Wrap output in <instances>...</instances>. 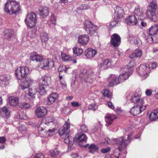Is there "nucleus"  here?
Listing matches in <instances>:
<instances>
[{
  "label": "nucleus",
  "instance_id": "e2e57ef3",
  "mask_svg": "<svg viewBox=\"0 0 158 158\" xmlns=\"http://www.w3.org/2000/svg\"><path fill=\"white\" fill-rule=\"evenodd\" d=\"M71 104L74 107L78 106H80V104L77 102H71Z\"/></svg>",
  "mask_w": 158,
  "mask_h": 158
},
{
  "label": "nucleus",
  "instance_id": "f3484780",
  "mask_svg": "<svg viewBox=\"0 0 158 158\" xmlns=\"http://www.w3.org/2000/svg\"><path fill=\"white\" fill-rule=\"evenodd\" d=\"M121 38L117 34H113L111 37V43L114 47L118 46L120 44Z\"/></svg>",
  "mask_w": 158,
  "mask_h": 158
},
{
  "label": "nucleus",
  "instance_id": "3c124183",
  "mask_svg": "<svg viewBox=\"0 0 158 158\" xmlns=\"http://www.w3.org/2000/svg\"><path fill=\"white\" fill-rule=\"evenodd\" d=\"M136 37L132 36H129L128 38V40L131 44H134Z\"/></svg>",
  "mask_w": 158,
  "mask_h": 158
},
{
  "label": "nucleus",
  "instance_id": "49530a36",
  "mask_svg": "<svg viewBox=\"0 0 158 158\" xmlns=\"http://www.w3.org/2000/svg\"><path fill=\"white\" fill-rule=\"evenodd\" d=\"M69 67H67L65 65H62L60 66L58 69V71L59 72V75H60V72L64 71L65 73L67 72V70L69 69Z\"/></svg>",
  "mask_w": 158,
  "mask_h": 158
},
{
  "label": "nucleus",
  "instance_id": "a878e982",
  "mask_svg": "<svg viewBox=\"0 0 158 158\" xmlns=\"http://www.w3.org/2000/svg\"><path fill=\"white\" fill-rule=\"evenodd\" d=\"M126 22L130 25H134L137 23V20L135 16L131 15L127 18Z\"/></svg>",
  "mask_w": 158,
  "mask_h": 158
},
{
  "label": "nucleus",
  "instance_id": "9d476101",
  "mask_svg": "<svg viewBox=\"0 0 158 158\" xmlns=\"http://www.w3.org/2000/svg\"><path fill=\"white\" fill-rule=\"evenodd\" d=\"M131 135H128L127 140H124V138L122 136L118 139H112V143L113 144H117L119 145V148H125L127 145L130 143V140Z\"/></svg>",
  "mask_w": 158,
  "mask_h": 158
},
{
  "label": "nucleus",
  "instance_id": "09e8293b",
  "mask_svg": "<svg viewBox=\"0 0 158 158\" xmlns=\"http://www.w3.org/2000/svg\"><path fill=\"white\" fill-rule=\"evenodd\" d=\"M115 21L112 22L110 24V28H111L114 26H118V23L117 22H119L120 20L116 19V18L114 19Z\"/></svg>",
  "mask_w": 158,
  "mask_h": 158
},
{
  "label": "nucleus",
  "instance_id": "bb28decb",
  "mask_svg": "<svg viewBox=\"0 0 158 158\" xmlns=\"http://www.w3.org/2000/svg\"><path fill=\"white\" fill-rule=\"evenodd\" d=\"M58 98V94L56 93L51 94L48 98V104L53 103Z\"/></svg>",
  "mask_w": 158,
  "mask_h": 158
},
{
  "label": "nucleus",
  "instance_id": "1a4fd4ad",
  "mask_svg": "<svg viewBox=\"0 0 158 158\" xmlns=\"http://www.w3.org/2000/svg\"><path fill=\"white\" fill-rule=\"evenodd\" d=\"M84 28L86 33L90 35H94L96 32V27L89 20H86L84 23Z\"/></svg>",
  "mask_w": 158,
  "mask_h": 158
},
{
  "label": "nucleus",
  "instance_id": "338daca9",
  "mask_svg": "<svg viewBox=\"0 0 158 158\" xmlns=\"http://www.w3.org/2000/svg\"><path fill=\"white\" fill-rule=\"evenodd\" d=\"M152 90L150 89H148L146 91V94L147 96H150L152 94Z\"/></svg>",
  "mask_w": 158,
  "mask_h": 158
},
{
  "label": "nucleus",
  "instance_id": "ddd939ff",
  "mask_svg": "<svg viewBox=\"0 0 158 158\" xmlns=\"http://www.w3.org/2000/svg\"><path fill=\"white\" fill-rule=\"evenodd\" d=\"M34 82V80L32 78L28 77L26 78L25 80L23 81L20 84V86L22 89L25 90L28 89L29 87Z\"/></svg>",
  "mask_w": 158,
  "mask_h": 158
},
{
  "label": "nucleus",
  "instance_id": "c9c22d12",
  "mask_svg": "<svg viewBox=\"0 0 158 158\" xmlns=\"http://www.w3.org/2000/svg\"><path fill=\"white\" fill-rule=\"evenodd\" d=\"M110 77L111 79L109 82V86L111 87L118 84H117L116 82L117 81V77H116L114 75H111Z\"/></svg>",
  "mask_w": 158,
  "mask_h": 158
},
{
  "label": "nucleus",
  "instance_id": "473e14b6",
  "mask_svg": "<svg viewBox=\"0 0 158 158\" xmlns=\"http://www.w3.org/2000/svg\"><path fill=\"white\" fill-rule=\"evenodd\" d=\"M145 39L146 41L149 43L158 42V39H156L155 36L151 35L149 36H146Z\"/></svg>",
  "mask_w": 158,
  "mask_h": 158
},
{
  "label": "nucleus",
  "instance_id": "5701e85b",
  "mask_svg": "<svg viewBox=\"0 0 158 158\" xmlns=\"http://www.w3.org/2000/svg\"><path fill=\"white\" fill-rule=\"evenodd\" d=\"M25 96L29 98H34L35 96L37 90L35 88L30 89L28 88V89H25Z\"/></svg>",
  "mask_w": 158,
  "mask_h": 158
},
{
  "label": "nucleus",
  "instance_id": "cd10ccee",
  "mask_svg": "<svg viewBox=\"0 0 158 158\" xmlns=\"http://www.w3.org/2000/svg\"><path fill=\"white\" fill-rule=\"evenodd\" d=\"M134 14L136 15L139 17V19H141L143 17V9L139 6L135 7L134 10Z\"/></svg>",
  "mask_w": 158,
  "mask_h": 158
},
{
  "label": "nucleus",
  "instance_id": "774afa93",
  "mask_svg": "<svg viewBox=\"0 0 158 158\" xmlns=\"http://www.w3.org/2000/svg\"><path fill=\"white\" fill-rule=\"evenodd\" d=\"M157 63L156 62H153L151 64V67L152 69H154L156 67Z\"/></svg>",
  "mask_w": 158,
  "mask_h": 158
},
{
  "label": "nucleus",
  "instance_id": "13d9d810",
  "mask_svg": "<svg viewBox=\"0 0 158 158\" xmlns=\"http://www.w3.org/2000/svg\"><path fill=\"white\" fill-rule=\"evenodd\" d=\"M88 108L90 110H95L96 109V106L94 103L91 104L89 106Z\"/></svg>",
  "mask_w": 158,
  "mask_h": 158
},
{
  "label": "nucleus",
  "instance_id": "a211bd4d",
  "mask_svg": "<svg viewBox=\"0 0 158 158\" xmlns=\"http://www.w3.org/2000/svg\"><path fill=\"white\" fill-rule=\"evenodd\" d=\"M49 8L46 6H41L39 9V14L42 18L47 17L49 14Z\"/></svg>",
  "mask_w": 158,
  "mask_h": 158
},
{
  "label": "nucleus",
  "instance_id": "6e6552de",
  "mask_svg": "<svg viewBox=\"0 0 158 158\" xmlns=\"http://www.w3.org/2000/svg\"><path fill=\"white\" fill-rule=\"evenodd\" d=\"M136 70L143 79H145L149 73L150 70V66L149 65H141L136 68Z\"/></svg>",
  "mask_w": 158,
  "mask_h": 158
},
{
  "label": "nucleus",
  "instance_id": "4468645a",
  "mask_svg": "<svg viewBox=\"0 0 158 158\" xmlns=\"http://www.w3.org/2000/svg\"><path fill=\"white\" fill-rule=\"evenodd\" d=\"M69 123V121H66L64 125L59 129V133L60 136H62L65 134V135H67L69 134L70 127Z\"/></svg>",
  "mask_w": 158,
  "mask_h": 158
},
{
  "label": "nucleus",
  "instance_id": "393cba45",
  "mask_svg": "<svg viewBox=\"0 0 158 158\" xmlns=\"http://www.w3.org/2000/svg\"><path fill=\"white\" fill-rule=\"evenodd\" d=\"M89 39V37L88 35L84 34L79 36L78 41L80 44L86 45L88 42Z\"/></svg>",
  "mask_w": 158,
  "mask_h": 158
},
{
  "label": "nucleus",
  "instance_id": "6ab92c4d",
  "mask_svg": "<svg viewBox=\"0 0 158 158\" xmlns=\"http://www.w3.org/2000/svg\"><path fill=\"white\" fill-rule=\"evenodd\" d=\"M85 56L87 58L91 59L94 57L97 53V51L92 48H89L85 51Z\"/></svg>",
  "mask_w": 158,
  "mask_h": 158
},
{
  "label": "nucleus",
  "instance_id": "c03bdc74",
  "mask_svg": "<svg viewBox=\"0 0 158 158\" xmlns=\"http://www.w3.org/2000/svg\"><path fill=\"white\" fill-rule=\"evenodd\" d=\"M59 151L57 149L51 150L50 151V155L52 157H55L58 155Z\"/></svg>",
  "mask_w": 158,
  "mask_h": 158
},
{
  "label": "nucleus",
  "instance_id": "f8f14e48",
  "mask_svg": "<svg viewBox=\"0 0 158 158\" xmlns=\"http://www.w3.org/2000/svg\"><path fill=\"white\" fill-rule=\"evenodd\" d=\"M146 107L145 106L143 105H136L132 108L130 110L131 114L134 115H136L143 111Z\"/></svg>",
  "mask_w": 158,
  "mask_h": 158
},
{
  "label": "nucleus",
  "instance_id": "b1692460",
  "mask_svg": "<svg viewBox=\"0 0 158 158\" xmlns=\"http://www.w3.org/2000/svg\"><path fill=\"white\" fill-rule=\"evenodd\" d=\"M117 118L116 115L111 114H108L105 116L106 125L108 126L110 125L114 119Z\"/></svg>",
  "mask_w": 158,
  "mask_h": 158
},
{
  "label": "nucleus",
  "instance_id": "f03ea898",
  "mask_svg": "<svg viewBox=\"0 0 158 158\" xmlns=\"http://www.w3.org/2000/svg\"><path fill=\"white\" fill-rule=\"evenodd\" d=\"M30 57L31 60L40 62L39 66L44 69H50L54 66V62L52 60L50 59H44L42 56L36 52L32 53Z\"/></svg>",
  "mask_w": 158,
  "mask_h": 158
},
{
  "label": "nucleus",
  "instance_id": "37998d69",
  "mask_svg": "<svg viewBox=\"0 0 158 158\" xmlns=\"http://www.w3.org/2000/svg\"><path fill=\"white\" fill-rule=\"evenodd\" d=\"M73 139L71 137L70 138L69 136H67L64 139V141L65 143L68 144L69 145H72L73 144Z\"/></svg>",
  "mask_w": 158,
  "mask_h": 158
},
{
  "label": "nucleus",
  "instance_id": "c756f323",
  "mask_svg": "<svg viewBox=\"0 0 158 158\" xmlns=\"http://www.w3.org/2000/svg\"><path fill=\"white\" fill-rule=\"evenodd\" d=\"M158 32V25H154L149 29L148 34L149 35L155 36Z\"/></svg>",
  "mask_w": 158,
  "mask_h": 158
},
{
  "label": "nucleus",
  "instance_id": "680f3d73",
  "mask_svg": "<svg viewBox=\"0 0 158 158\" xmlns=\"http://www.w3.org/2000/svg\"><path fill=\"white\" fill-rule=\"evenodd\" d=\"M107 105L108 107L110 109H114V106L113 103L111 102H108L107 103Z\"/></svg>",
  "mask_w": 158,
  "mask_h": 158
},
{
  "label": "nucleus",
  "instance_id": "58836bf2",
  "mask_svg": "<svg viewBox=\"0 0 158 158\" xmlns=\"http://www.w3.org/2000/svg\"><path fill=\"white\" fill-rule=\"evenodd\" d=\"M89 152L93 154L98 151L99 148L95 144H92L89 147Z\"/></svg>",
  "mask_w": 158,
  "mask_h": 158
},
{
  "label": "nucleus",
  "instance_id": "7ed1b4c3",
  "mask_svg": "<svg viewBox=\"0 0 158 158\" xmlns=\"http://www.w3.org/2000/svg\"><path fill=\"white\" fill-rule=\"evenodd\" d=\"M20 10L19 4L15 0H8L5 4V11L10 15L18 14Z\"/></svg>",
  "mask_w": 158,
  "mask_h": 158
},
{
  "label": "nucleus",
  "instance_id": "8fccbe9b",
  "mask_svg": "<svg viewBox=\"0 0 158 158\" xmlns=\"http://www.w3.org/2000/svg\"><path fill=\"white\" fill-rule=\"evenodd\" d=\"M134 44L136 45L138 47L140 46L142 44L141 41L139 38L136 37V38H135V43H134Z\"/></svg>",
  "mask_w": 158,
  "mask_h": 158
},
{
  "label": "nucleus",
  "instance_id": "c85d7f7f",
  "mask_svg": "<svg viewBox=\"0 0 158 158\" xmlns=\"http://www.w3.org/2000/svg\"><path fill=\"white\" fill-rule=\"evenodd\" d=\"M46 110L45 109H42L40 108H37L35 110V114L38 118H41L46 113Z\"/></svg>",
  "mask_w": 158,
  "mask_h": 158
},
{
  "label": "nucleus",
  "instance_id": "a19ab883",
  "mask_svg": "<svg viewBox=\"0 0 158 158\" xmlns=\"http://www.w3.org/2000/svg\"><path fill=\"white\" fill-rule=\"evenodd\" d=\"M59 79L60 84L62 89H64L66 87L67 85L65 81L64 78L62 76L59 75Z\"/></svg>",
  "mask_w": 158,
  "mask_h": 158
},
{
  "label": "nucleus",
  "instance_id": "ea45409f",
  "mask_svg": "<svg viewBox=\"0 0 158 158\" xmlns=\"http://www.w3.org/2000/svg\"><path fill=\"white\" fill-rule=\"evenodd\" d=\"M40 37L41 41L43 43L46 42L49 39L48 35L45 33H42L40 36Z\"/></svg>",
  "mask_w": 158,
  "mask_h": 158
},
{
  "label": "nucleus",
  "instance_id": "bf43d9fd",
  "mask_svg": "<svg viewBox=\"0 0 158 158\" xmlns=\"http://www.w3.org/2000/svg\"><path fill=\"white\" fill-rule=\"evenodd\" d=\"M110 149V148H105L102 149L101 150V152L103 153H107L108 152H109Z\"/></svg>",
  "mask_w": 158,
  "mask_h": 158
},
{
  "label": "nucleus",
  "instance_id": "9b49d317",
  "mask_svg": "<svg viewBox=\"0 0 158 158\" xmlns=\"http://www.w3.org/2000/svg\"><path fill=\"white\" fill-rule=\"evenodd\" d=\"M36 15L34 13H31L27 15L24 20V22L28 27L31 28L36 25Z\"/></svg>",
  "mask_w": 158,
  "mask_h": 158
},
{
  "label": "nucleus",
  "instance_id": "5fc2aeb1",
  "mask_svg": "<svg viewBox=\"0 0 158 158\" xmlns=\"http://www.w3.org/2000/svg\"><path fill=\"white\" fill-rule=\"evenodd\" d=\"M81 131L83 132H86L88 131V129L87 126L85 124H83L81 128Z\"/></svg>",
  "mask_w": 158,
  "mask_h": 158
},
{
  "label": "nucleus",
  "instance_id": "7c9ffc66",
  "mask_svg": "<svg viewBox=\"0 0 158 158\" xmlns=\"http://www.w3.org/2000/svg\"><path fill=\"white\" fill-rule=\"evenodd\" d=\"M19 98L17 97H11L9 98V101L11 106H15L19 103Z\"/></svg>",
  "mask_w": 158,
  "mask_h": 158
},
{
  "label": "nucleus",
  "instance_id": "864d4df0",
  "mask_svg": "<svg viewBox=\"0 0 158 158\" xmlns=\"http://www.w3.org/2000/svg\"><path fill=\"white\" fill-rule=\"evenodd\" d=\"M49 20L51 23L52 24H55L56 19L53 14L51 15Z\"/></svg>",
  "mask_w": 158,
  "mask_h": 158
},
{
  "label": "nucleus",
  "instance_id": "a18cd8bd",
  "mask_svg": "<svg viewBox=\"0 0 158 158\" xmlns=\"http://www.w3.org/2000/svg\"><path fill=\"white\" fill-rule=\"evenodd\" d=\"M102 93L103 96L108 98H110L111 97V93L107 89H105L104 90Z\"/></svg>",
  "mask_w": 158,
  "mask_h": 158
},
{
  "label": "nucleus",
  "instance_id": "79ce46f5",
  "mask_svg": "<svg viewBox=\"0 0 158 158\" xmlns=\"http://www.w3.org/2000/svg\"><path fill=\"white\" fill-rule=\"evenodd\" d=\"M61 57L62 60L64 61H68L72 60V59L71 57H69V56L62 52H61Z\"/></svg>",
  "mask_w": 158,
  "mask_h": 158
},
{
  "label": "nucleus",
  "instance_id": "0e129e2a",
  "mask_svg": "<svg viewBox=\"0 0 158 158\" xmlns=\"http://www.w3.org/2000/svg\"><path fill=\"white\" fill-rule=\"evenodd\" d=\"M6 139L4 137H0V143H4L6 142Z\"/></svg>",
  "mask_w": 158,
  "mask_h": 158
},
{
  "label": "nucleus",
  "instance_id": "aec40b11",
  "mask_svg": "<svg viewBox=\"0 0 158 158\" xmlns=\"http://www.w3.org/2000/svg\"><path fill=\"white\" fill-rule=\"evenodd\" d=\"M123 10L122 7L116 6L114 8V19L120 20L123 17Z\"/></svg>",
  "mask_w": 158,
  "mask_h": 158
},
{
  "label": "nucleus",
  "instance_id": "4c0bfd02",
  "mask_svg": "<svg viewBox=\"0 0 158 158\" xmlns=\"http://www.w3.org/2000/svg\"><path fill=\"white\" fill-rule=\"evenodd\" d=\"M77 141V142H86L87 140L86 135L84 134L79 135L77 137H76Z\"/></svg>",
  "mask_w": 158,
  "mask_h": 158
},
{
  "label": "nucleus",
  "instance_id": "4be33fe9",
  "mask_svg": "<svg viewBox=\"0 0 158 158\" xmlns=\"http://www.w3.org/2000/svg\"><path fill=\"white\" fill-rule=\"evenodd\" d=\"M10 111L8 108L4 106L0 109V116L7 118L10 114Z\"/></svg>",
  "mask_w": 158,
  "mask_h": 158
},
{
  "label": "nucleus",
  "instance_id": "f257e3e1",
  "mask_svg": "<svg viewBox=\"0 0 158 158\" xmlns=\"http://www.w3.org/2000/svg\"><path fill=\"white\" fill-rule=\"evenodd\" d=\"M57 125L56 121L51 116L43 118L42 122L38 127V131L41 132L44 131L50 133L54 132Z\"/></svg>",
  "mask_w": 158,
  "mask_h": 158
},
{
  "label": "nucleus",
  "instance_id": "423d86ee",
  "mask_svg": "<svg viewBox=\"0 0 158 158\" xmlns=\"http://www.w3.org/2000/svg\"><path fill=\"white\" fill-rule=\"evenodd\" d=\"M157 8V2L156 1H152L149 5V7L147 12V15L150 19L154 21L157 20L155 12Z\"/></svg>",
  "mask_w": 158,
  "mask_h": 158
},
{
  "label": "nucleus",
  "instance_id": "6e6d98bb",
  "mask_svg": "<svg viewBox=\"0 0 158 158\" xmlns=\"http://www.w3.org/2000/svg\"><path fill=\"white\" fill-rule=\"evenodd\" d=\"M19 118L22 119H25L27 118V115L25 113L21 112L19 114Z\"/></svg>",
  "mask_w": 158,
  "mask_h": 158
},
{
  "label": "nucleus",
  "instance_id": "39448f33",
  "mask_svg": "<svg viewBox=\"0 0 158 158\" xmlns=\"http://www.w3.org/2000/svg\"><path fill=\"white\" fill-rule=\"evenodd\" d=\"M51 81V78L47 76L41 77L40 80L39 91L41 95L45 94L47 90L46 88L49 86Z\"/></svg>",
  "mask_w": 158,
  "mask_h": 158
},
{
  "label": "nucleus",
  "instance_id": "2eb2a0df",
  "mask_svg": "<svg viewBox=\"0 0 158 158\" xmlns=\"http://www.w3.org/2000/svg\"><path fill=\"white\" fill-rule=\"evenodd\" d=\"M132 71H131L129 72H125L123 74L120 75L117 78V81H116L117 84H119L123 82L126 80L128 79V77L131 75Z\"/></svg>",
  "mask_w": 158,
  "mask_h": 158
},
{
  "label": "nucleus",
  "instance_id": "412c9836",
  "mask_svg": "<svg viewBox=\"0 0 158 158\" xmlns=\"http://www.w3.org/2000/svg\"><path fill=\"white\" fill-rule=\"evenodd\" d=\"M10 79V77L9 75L4 74L0 75V85L4 86L7 85Z\"/></svg>",
  "mask_w": 158,
  "mask_h": 158
},
{
  "label": "nucleus",
  "instance_id": "4d7b16f0",
  "mask_svg": "<svg viewBox=\"0 0 158 158\" xmlns=\"http://www.w3.org/2000/svg\"><path fill=\"white\" fill-rule=\"evenodd\" d=\"M26 129V128L24 125H21L19 126L18 130L19 131L22 132L23 131H25Z\"/></svg>",
  "mask_w": 158,
  "mask_h": 158
},
{
  "label": "nucleus",
  "instance_id": "052dcab7",
  "mask_svg": "<svg viewBox=\"0 0 158 158\" xmlns=\"http://www.w3.org/2000/svg\"><path fill=\"white\" fill-rule=\"evenodd\" d=\"M28 35L30 38H33L35 36V34L33 31H30L28 34Z\"/></svg>",
  "mask_w": 158,
  "mask_h": 158
},
{
  "label": "nucleus",
  "instance_id": "0eeeda50",
  "mask_svg": "<svg viewBox=\"0 0 158 158\" xmlns=\"http://www.w3.org/2000/svg\"><path fill=\"white\" fill-rule=\"evenodd\" d=\"M30 73V70L27 67H19L15 72V75L18 79L21 80L26 77Z\"/></svg>",
  "mask_w": 158,
  "mask_h": 158
},
{
  "label": "nucleus",
  "instance_id": "dca6fc26",
  "mask_svg": "<svg viewBox=\"0 0 158 158\" xmlns=\"http://www.w3.org/2000/svg\"><path fill=\"white\" fill-rule=\"evenodd\" d=\"M131 101L132 102L136 103L137 105H142L143 103V98L138 95L137 93L131 97Z\"/></svg>",
  "mask_w": 158,
  "mask_h": 158
},
{
  "label": "nucleus",
  "instance_id": "2f4dec72",
  "mask_svg": "<svg viewBox=\"0 0 158 158\" xmlns=\"http://www.w3.org/2000/svg\"><path fill=\"white\" fill-rule=\"evenodd\" d=\"M142 55V51L139 49L136 50L130 56L131 58H139L141 57Z\"/></svg>",
  "mask_w": 158,
  "mask_h": 158
},
{
  "label": "nucleus",
  "instance_id": "e433bc0d",
  "mask_svg": "<svg viewBox=\"0 0 158 158\" xmlns=\"http://www.w3.org/2000/svg\"><path fill=\"white\" fill-rule=\"evenodd\" d=\"M74 55L76 56L80 55L83 52V50L78 48H73Z\"/></svg>",
  "mask_w": 158,
  "mask_h": 158
},
{
  "label": "nucleus",
  "instance_id": "20e7f679",
  "mask_svg": "<svg viewBox=\"0 0 158 158\" xmlns=\"http://www.w3.org/2000/svg\"><path fill=\"white\" fill-rule=\"evenodd\" d=\"M96 69H83L81 71V76L85 81L87 83H91L94 76L97 74L95 72Z\"/></svg>",
  "mask_w": 158,
  "mask_h": 158
},
{
  "label": "nucleus",
  "instance_id": "f704fd0d",
  "mask_svg": "<svg viewBox=\"0 0 158 158\" xmlns=\"http://www.w3.org/2000/svg\"><path fill=\"white\" fill-rule=\"evenodd\" d=\"M111 61L108 59L104 60L101 64V67L103 69H107L110 67Z\"/></svg>",
  "mask_w": 158,
  "mask_h": 158
},
{
  "label": "nucleus",
  "instance_id": "de8ad7c7",
  "mask_svg": "<svg viewBox=\"0 0 158 158\" xmlns=\"http://www.w3.org/2000/svg\"><path fill=\"white\" fill-rule=\"evenodd\" d=\"M9 32L8 33L7 31L6 30L5 31V34L6 35V37L7 39H10L11 37H13L14 36V35L13 33V32L10 31V32L9 31H8Z\"/></svg>",
  "mask_w": 158,
  "mask_h": 158
},
{
  "label": "nucleus",
  "instance_id": "72a5a7b5",
  "mask_svg": "<svg viewBox=\"0 0 158 158\" xmlns=\"http://www.w3.org/2000/svg\"><path fill=\"white\" fill-rule=\"evenodd\" d=\"M149 119L151 121H154L158 118V109L154 110L149 115Z\"/></svg>",
  "mask_w": 158,
  "mask_h": 158
},
{
  "label": "nucleus",
  "instance_id": "69168bd1",
  "mask_svg": "<svg viewBox=\"0 0 158 158\" xmlns=\"http://www.w3.org/2000/svg\"><path fill=\"white\" fill-rule=\"evenodd\" d=\"M115 111L118 114L121 113L123 112V110L120 108H117Z\"/></svg>",
  "mask_w": 158,
  "mask_h": 158
},
{
  "label": "nucleus",
  "instance_id": "603ef678",
  "mask_svg": "<svg viewBox=\"0 0 158 158\" xmlns=\"http://www.w3.org/2000/svg\"><path fill=\"white\" fill-rule=\"evenodd\" d=\"M20 106L21 108H27L30 106V105L28 103L24 102L20 104Z\"/></svg>",
  "mask_w": 158,
  "mask_h": 158
}]
</instances>
